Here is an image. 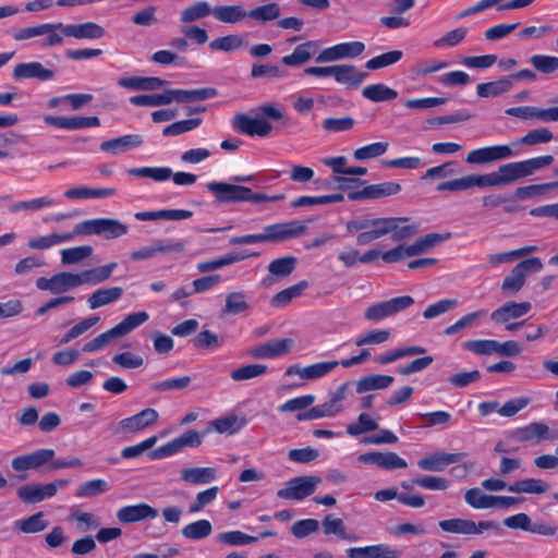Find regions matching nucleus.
<instances>
[{"instance_id": "nucleus-1", "label": "nucleus", "mask_w": 558, "mask_h": 558, "mask_svg": "<svg viewBox=\"0 0 558 558\" xmlns=\"http://www.w3.org/2000/svg\"><path fill=\"white\" fill-rule=\"evenodd\" d=\"M284 120L287 121L283 112L274 105H263L258 108V116L250 117L246 113H238L232 119V128L241 133L251 137H267L272 131L271 123L267 120Z\"/></svg>"}, {"instance_id": "nucleus-2", "label": "nucleus", "mask_w": 558, "mask_h": 558, "mask_svg": "<svg viewBox=\"0 0 558 558\" xmlns=\"http://www.w3.org/2000/svg\"><path fill=\"white\" fill-rule=\"evenodd\" d=\"M304 74L316 77H333L339 84L347 85L348 88L356 89L368 76L366 72L357 70L353 64H335L327 66H308L304 69Z\"/></svg>"}, {"instance_id": "nucleus-3", "label": "nucleus", "mask_w": 558, "mask_h": 558, "mask_svg": "<svg viewBox=\"0 0 558 558\" xmlns=\"http://www.w3.org/2000/svg\"><path fill=\"white\" fill-rule=\"evenodd\" d=\"M129 232V227L118 219L113 218H95L82 221L74 227L75 235L96 234L106 240L121 238Z\"/></svg>"}, {"instance_id": "nucleus-4", "label": "nucleus", "mask_w": 558, "mask_h": 558, "mask_svg": "<svg viewBox=\"0 0 558 558\" xmlns=\"http://www.w3.org/2000/svg\"><path fill=\"white\" fill-rule=\"evenodd\" d=\"M543 263L538 257H531L515 265L511 272L504 279L501 291L505 296L517 294L525 284L527 274L539 272Z\"/></svg>"}, {"instance_id": "nucleus-5", "label": "nucleus", "mask_w": 558, "mask_h": 558, "mask_svg": "<svg viewBox=\"0 0 558 558\" xmlns=\"http://www.w3.org/2000/svg\"><path fill=\"white\" fill-rule=\"evenodd\" d=\"M322 478L315 475L296 476L286 483V487L277 492V497L286 500H303L313 495Z\"/></svg>"}, {"instance_id": "nucleus-6", "label": "nucleus", "mask_w": 558, "mask_h": 558, "mask_svg": "<svg viewBox=\"0 0 558 558\" xmlns=\"http://www.w3.org/2000/svg\"><path fill=\"white\" fill-rule=\"evenodd\" d=\"M414 304V299L410 295L392 298L387 301L378 302L368 306L364 313L367 320L378 322L391 315H395Z\"/></svg>"}, {"instance_id": "nucleus-7", "label": "nucleus", "mask_w": 558, "mask_h": 558, "mask_svg": "<svg viewBox=\"0 0 558 558\" xmlns=\"http://www.w3.org/2000/svg\"><path fill=\"white\" fill-rule=\"evenodd\" d=\"M82 286V279L78 274L62 271L54 274L50 278L39 277L36 280V287L43 291H50L53 294H61Z\"/></svg>"}, {"instance_id": "nucleus-8", "label": "nucleus", "mask_w": 558, "mask_h": 558, "mask_svg": "<svg viewBox=\"0 0 558 558\" xmlns=\"http://www.w3.org/2000/svg\"><path fill=\"white\" fill-rule=\"evenodd\" d=\"M364 50L365 45L362 41L341 43L323 49L316 57L315 61L317 63H325L342 59H354L361 56Z\"/></svg>"}, {"instance_id": "nucleus-9", "label": "nucleus", "mask_w": 558, "mask_h": 558, "mask_svg": "<svg viewBox=\"0 0 558 558\" xmlns=\"http://www.w3.org/2000/svg\"><path fill=\"white\" fill-rule=\"evenodd\" d=\"M208 192L215 196V201L219 204H233L245 202V194L248 193L247 186L240 184H231L227 182L213 181L206 185Z\"/></svg>"}, {"instance_id": "nucleus-10", "label": "nucleus", "mask_w": 558, "mask_h": 558, "mask_svg": "<svg viewBox=\"0 0 558 558\" xmlns=\"http://www.w3.org/2000/svg\"><path fill=\"white\" fill-rule=\"evenodd\" d=\"M306 226L299 220L269 225L264 228L267 242H280L305 232Z\"/></svg>"}, {"instance_id": "nucleus-11", "label": "nucleus", "mask_w": 558, "mask_h": 558, "mask_svg": "<svg viewBox=\"0 0 558 558\" xmlns=\"http://www.w3.org/2000/svg\"><path fill=\"white\" fill-rule=\"evenodd\" d=\"M401 191V185L397 182H383L364 186L360 191L348 193L350 201L377 199L391 195H396Z\"/></svg>"}, {"instance_id": "nucleus-12", "label": "nucleus", "mask_w": 558, "mask_h": 558, "mask_svg": "<svg viewBox=\"0 0 558 558\" xmlns=\"http://www.w3.org/2000/svg\"><path fill=\"white\" fill-rule=\"evenodd\" d=\"M57 494V484L31 483L16 489L17 498L24 504H38Z\"/></svg>"}, {"instance_id": "nucleus-13", "label": "nucleus", "mask_w": 558, "mask_h": 558, "mask_svg": "<svg viewBox=\"0 0 558 558\" xmlns=\"http://www.w3.org/2000/svg\"><path fill=\"white\" fill-rule=\"evenodd\" d=\"M53 449H38L32 453L15 457L12 462V469L16 472L36 470L54 458Z\"/></svg>"}, {"instance_id": "nucleus-14", "label": "nucleus", "mask_w": 558, "mask_h": 558, "mask_svg": "<svg viewBox=\"0 0 558 558\" xmlns=\"http://www.w3.org/2000/svg\"><path fill=\"white\" fill-rule=\"evenodd\" d=\"M359 461L365 464H374L384 470L392 471L407 468V461L396 452H366L359 456Z\"/></svg>"}, {"instance_id": "nucleus-15", "label": "nucleus", "mask_w": 558, "mask_h": 558, "mask_svg": "<svg viewBox=\"0 0 558 558\" xmlns=\"http://www.w3.org/2000/svg\"><path fill=\"white\" fill-rule=\"evenodd\" d=\"M293 345L291 338L277 339L252 348L250 355L254 359H276L288 354Z\"/></svg>"}, {"instance_id": "nucleus-16", "label": "nucleus", "mask_w": 558, "mask_h": 558, "mask_svg": "<svg viewBox=\"0 0 558 558\" xmlns=\"http://www.w3.org/2000/svg\"><path fill=\"white\" fill-rule=\"evenodd\" d=\"M513 156V150L508 145H496L474 149L469 153L466 161L469 163H486L496 160L507 159Z\"/></svg>"}, {"instance_id": "nucleus-17", "label": "nucleus", "mask_w": 558, "mask_h": 558, "mask_svg": "<svg viewBox=\"0 0 558 558\" xmlns=\"http://www.w3.org/2000/svg\"><path fill=\"white\" fill-rule=\"evenodd\" d=\"M44 121L47 125L64 130H82L87 128H97L100 125L98 117H56L46 116Z\"/></svg>"}, {"instance_id": "nucleus-18", "label": "nucleus", "mask_w": 558, "mask_h": 558, "mask_svg": "<svg viewBox=\"0 0 558 558\" xmlns=\"http://www.w3.org/2000/svg\"><path fill=\"white\" fill-rule=\"evenodd\" d=\"M158 517V510L147 504L130 505L120 508L117 511V519L124 524L155 519Z\"/></svg>"}, {"instance_id": "nucleus-19", "label": "nucleus", "mask_w": 558, "mask_h": 558, "mask_svg": "<svg viewBox=\"0 0 558 558\" xmlns=\"http://www.w3.org/2000/svg\"><path fill=\"white\" fill-rule=\"evenodd\" d=\"M422 180L438 181L435 185L437 192H453V162L449 161L427 169Z\"/></svg>"}, {"instance_id": "nucleus-20", "label": "nucleus", "mask_w": 558, "mask_h": 558, "mask_svg": "<svg viewBox=\"0 0 558 558\" xmlns=\"http://www.w3.org/2000/svg\"><path fill=\"white\" fill-rule=\"evenodd\" d=\"M12 76L14 80L36 78L45 82L52 80L54 72L50 69L45 68L40 62H23L14 66Z\"/></svg>"}, {"instance_id": "nucleus-21", "label": "nucleus", "mask_w": 558, "mask_h": 558, "mask_svg": "<svg viewBox=\"0 0 558 558\" xmlns=\"http://www.w3.org/2000/svg\"><path fill=\"white\" fill-rule=\"evenodd\" d=\"M532 308V304L530 302H506L500 307L496 308L490 318L496 324H507L512 319L520 318L526 315Z\"/></svg>"}, {"instance_id": "nucleus-22", "label": "nucleus", "mask_w": 558, "mask_h": 558, "mask_svg": "<svg viewBox=\"0 0 558 558\" xmlns=\"http://www.w3.org/2000/svg\"><path fill=\"white\" fill-rule=\"evenodd\" d=\"M144 143L140 134H126L116 138L104 141L100 144V150L111 155H120L128 150L140 147Z\"/></svg>"}, {"instance_id": "nucleus-23", "label": "nucleus", "mask_w": 558, "mask_h": 558, "mask_svg": "<svg viewBox=\"0 0 558 558\" xmlns=\"http://www.w3.org/2000/svg\"><path fill=\"white\" fill-rule=\"evenodd\" d=\"M159 414L155 409L146 408L143 411L120 421V426L129 433H136L154 425L158 421Z\"/></svg>"}, {"instance_id": "nucleus-24", "label": "nucleus", "mask_w": 558, "mask_h": 558, "mask_svg": "<svg viewBox=\"0 0 558 558\" xmlns=\"http://www.w3.org/2000/svg\"><path fill=\"white\" fill-rule=\"evenodd\" d=\"M105 34V28L94 22L68 24L65 27H62V35H65V37H74L76 39H100Z\"/></svg>"}, {"instance_id": "nucleus-25", "label": "nucleus", "mask_w": 558, "mask_h": 558, "mask_svg": "<svg viewBox=\"0 0 558 558\" xmlns=\"http://www.w3.org/2000/svg\"><path fill=\"white\" fill-rule=\"evenodd\" d=\"M168 84V81L156 76H128L118 80V85L123 88L143 92L157 90Z\"/></svg>"}, {"instance_id": "nucleus-26", "label": "nucleus", "mask_w": 558, "mask_h": 558, "mask_svg": "<svg viewBox=\"0 0 558 558\" xmlns=\"http://www.w3.org/2000/svg\"><path fill=\"white\" fill-rule=\"evenodd\" d=\"M512 437L522 442L535 441L538 442L542 439H555V436L550 434L549 427L539 422L530 423L526 426L517 428Z\"/></svg>"}, {"instance_id": "nucleus-27", "label": "nucleus", "mask_w": 558, "mask_h": 558, "mask_svg": "<svg viewBox=\"0 0 558 558\" xmlns=\"http://www.w3.org/2000/svg\"><path fill=\"white\" fill-rule=\"evenodd\" d=\"M319 43L308 40L298 45L291 54L282 57L281 61L288 66H299L307 62L318 50Z\"/></svg>"}, {"instance_id": "nucleus-28", "label": "nucleus", "mask_w": 558, "mask_h": 558, "mask_svg": "<svg viewBox=\"0 0 558 558\" xmlns=\"http://www.w3.org/2000/svg\"><path fill=\"white\" fill-rule=\"evenodd\" d=\"M130 104L137 107H159L175 101L174 89H166L161 94H143L130 97Z\"/></svg>"}, {"instance_id": "nucleus-29", "label": "nucleus", "mask_w": 558, "mask_h": 558, "mask_svg": "<svg viewBox=\"0 0 558 558\" xmlns=\"http://www.w3.org/2000/svg\"><path fill=\"white\" fill-rule=\"evenodd\" d=\"M395 378L390 375L369 374L354 381L357 393H365L373 390H383L390 387Z\"/></svg>"}, {"instance_id": "nucleus-30", "label": "nucleus", "mask_w": 558, "mask_h": 558, "mask_svg": "<svg viewBox=\"0 0 558 558\" xmlns=\"http://www.w3.org/2000/svg\"><path fill=\"white\" fill-rule=\"evenodd\" d=\"M122 294L123 289L120 287L100 288L88 296L87 303L90 310H96L117 302Z\"/></svg>"}, {"instance_id": "nucleus-31", "label": "nucleus", "mask_w": 558, "mask_h": 558, "mask_svg": "<svg viewBox=\"0 0 558 558\" xmlns=\"http://www.w3.org/2000/svg\"><path fill=\"white\" fill-rule=\"evenodd\" d=\"M490 530L498 533L500 532V526L494 521H481L475 523L471 520L456 519V534L472 536Z\"/></svg>"}, {"instance_id": "nucleus-32", "label": "nucleus", "mask_w": 558, "mask_h": 558, "mask_svg": "<svg viewBox=\"0 0 558 558\" xmlns=\"http://www.w3.org/2000/svg\"><path fill=\"white\" fill-rule=\"evenodd\" d=\"M251 256H258V253H229L213 260L201 262L197 264V270L199 272H209L225 266L232 265L241 262Z\"/></svg>"}, {"instance_id": "nucleus-33", "label": "nucleus", "mask_w": 558, "mask_h": 558, "mask_svg": "<svg viewBox=\"0 0 558 558\" xmlns=\"http://www.w3.org/2000/svg\"><path fill=\"white\" fill-rule=\"evenodd\" d=\"M247 424L245 416L236 414L227 415L210 422V427L219 434L234 435L243 429Z\"/></svg>"}, {"instance_id": "nucleus-34", "label": "nucleus", "mask_w": 558, "mask_h": 558, "mask_svg": "<svg viewBox=\"0 0 558 558\" xmlns=\"http://www.w3.org/2000/svg\"><path fill=\"white\" fill-rule=\"evenodd\" d=\"M453 463V453L437 451L417 461L421 470L429 472H441Z\"/></svg>"}, {"instance_id": "nucleus-35", "label": "nucleus", "mask_w": 558, "mask_h": 558, "mask_svg": "<svg viewBox=\"0 0 558 558\" xmlns=\"http://www.w3.org/2000/svg\"><path fill=\"white\" fill-rule=\"evenodd\" d=\"M213 16L220 23L236 24L248 17L247 11L241 4L214 7Z\"/></svg>"}, {"instance_id": "nucleus-36", "label": "nucleus", "mask_w": 558, "mask_h": 558, "mask_svg": "<svg viewBox=\"0 0 558 558\" xmlns=\"http://www.w3.org/2000/svg\"><path fill=\"white\" fill-rule=\"evenodd\" d=\"M214 8L208 1L201 0L185 7L180 12V22L183 24H191L202 20L208 15H213Z\"/></svg>"}, {"instance_id": "nucleus-37", "label": "nucleus", "mask_w": 558, "mask_h": 558, "mask_svg": "<svg viewBox=\"0 0 558 558\" xmlns=\"http://www.w3.org/2000/svg\"><path fill=\"white\" fill-rule=\"evenodd\" d=\"M372 230L364 231L359 233L356 236L357 245H366L374 240H377L388 233H391V229H393L391 220H383V218L373 219Z\"/></svg>"}, {"instance_id": "nucleus-38", "label": "nucleus", "mask_w": 558, "mask_h": 558, "mask_svg": "<svg viewBox=\"0 0 558 558\" xmlns=\"http://www.w3.org/2000/svg\"><path fill=\"white\" fill-rule=\"evenodd\" d=\"M247 15L259 24H266L280 17L281 8L277 2H268L247 11Z\"/></svg>"}, {"instance_id": "nucleus-39", "label": "nucleus", "mask_w": 558, "mask_h": 558, "mask_svg": "<svg viewBox=\"0 0 558 558\" xmlns=\"http://www.w3.org/2000/svg\"><path fill=\"white\" fill-rule=\"evenodd\" d=\"M181 480L193 485H204L216 480L214 468H187L181 471Z\"/></svg>"}, {"instance_id": "nucleus-40", "label": "nucleus", "mask_w": 558, "mask_h": 558, "mask_svg": "<svg viewBox=\"0 0 558 558\" xmlns=\"http://www.w3.org/2000/svg\"><path fill=\"white\" fill-rule=\"evenodd\" d=\"M175 102L187 104L211 99L218 95L214 87H204L198 89H174Z\"/></svg>"}, {"instance_id": "nucleus-41", "label": "nucleus", "mask_w": 558, "mask_h": 558, "mask_svg": "<svg viewBox=\"0 0 558 558\" xmlns=\"http://www.w3.org/2000/svg\"><path fill=\"white\" fill-rule=\"evenodd\" d=\"M362 96L373 102L391 101L398 97V92L389 86L377 83L362 89Z\"/></svg>"}, {"instance_id": "nucleus-42", "label": "nucleus", "mask_w": 558, "mask_h": 558, "mask_svg": "<svg viewBox=\"0 0 558 558\" xmlns=\"http://www.w3.org/2000/svg\"><path fill=\"white\" fill-rule=\"evenodd\" d=\"M117 266V263H110L80 272L82 284H98L107 281Z\"/></svg>"}, {"instance_id": "nucleus-43", "label": "nucleus", "mask_w": 558, "mask_h": 558, "mask_svg": "<svg viewBox=\"0 0 558 558\" xmlns=\"http://www.w3.org/2000/svg\"><path fill=\"white\" fill-rule=\"evenodd\" d=\"M75 236L74 230L66 233H51L48 235L31 239L27 246L32 250H47L60 243L70 242Z\"/></svg>"}, {"instance_id": "nucleus-44", "label": "nucleus", "mask_w": 558, "mask_h": 558, "mask_svg": "<svg viewBox=\"0 0 558 558\" xmlns=\"http://www.w3.org/2000/svg\"><path fill=\"white\" fill-rule=\"evenodd\" d=\"M149 319V315L145 311L134 312L126 315L113 329L118 337H123Z\"/></svg>"}, {"instance_id": "nucleus-45", "label": "nucleus", "mask_w": 558, "mask_h": 558, "mask_svg": "<svg viewBox=\"0 0 558 558\" xmlns=\"http://www.w3.org/2000/svg\"><path fill=\"white\" fill-rule=\"evenodd\" d=\"M307 287L308 282L302 280L296 284L283 289L271 298V306L278 308L288 305L293 299L300 296Z\"/></svg>"}, {"instance_id": "nucleus-46", "label": "nucleus", "mask_w": 558, "mask_h": 558, "mask_svg": "<svg viewBox=\"0 0 558 558\" xmlns=\"http://www.w3.org/2000/svg\"><path fill=\"white\" fill-rule=\"evenodd\" d=\"M114 193V189H92L87 186H76L66 190L64 192V196L69 199L105 198L112 196Z\"/></svg>"}, {"instance_id": "nucleus-47", "label": "nucleus", "mask_w": 558, "mask_h": 558, "mask_svg": "<svg viewBox=\"0 0 558 558\" xmlns=\"http://www.w3.org/2000/svg\"><path fill=\"white\" fill-rule=\"evenodd\" d=\"M128 173L138 178H149L156 182H163L171 178L172 170L169 167H141L128 169Z\"/></svg>"}, {"instance_id": "nucleus-48", "label": "nucleus", "mask_w": 558, "mask_h": 558, "mask_svg": "<svg viewBox=\"0 0 558 558\" xmlns=\"http://www.w3.org/2000/svg\"><path fill=\"white\" fill-rule=\"evenodd\" d=\"M213 532L211 523L206 519H201L185 525L181 533L191 541H201L208 537Z\"/></svg>"}, {"instance_id": "nucleus-49", "label": "nucleus", "mask_w": 558, "mask_h": 558, "mask_svg": "<svg viewBox=\"0 0 558 558\" xmlns=\"http://www.w3.org/2000/svg\"><path fill=\"white\" fill-rule=\"evenodd\" d=\"M247 43L244 40L243 36L240 34H230L227 36L218 37L209 43V48L211 50H218L223 52H232L238 50Z\"/></svg>"}, {"instance_id": "nucleus-50", "label": "nucleus", "mask_w": 558, "mask_h": 558, "mask_svg": "<svg viewBox=\"0 0 558 558\" xmlns=\"http://www.w3.org/2000/svg\"><path fill=\"white\" fill-rule=\"evenodd\" d=\"M508 490L512 493L541 495L548 490V485L538 478H524L509 485Z\"/></svg>"}, {"instance_id": "nucleus-51", "label": "nucleus", "mask_w": 558, "mask_h": 558, "mask_svg": "<svg viewBox=\"0 0 558 558\" xmlns=\"http://www.w3.org/2000/svg\"><path fill=\"white\" fill-rule=\"evenodd\" d=\"M512 87L511 78L505 77L495 82L482 83L477 85V95L480 97H496L509 92Z\"/></svg>"}, {"instance_id": "nucleus-52", "label": "nucleus", "mask_w": 558, "mask_h": 558, "mask_svg": "<svg viewBox=\"0 0 558 558\" xmlns=\"http://www.w3.org/2000/svg\"><path fill=\"white\" fill-rule=\"evenodd\" d=\"M44 512H37L22 520L15 521V529H19L21 532L31 534L38 533L48 527V521L44 519Z\"/></svg>"}, {"instance_id": "nucleus-53", "label": "nucleus", "mask_w": 558, "mask_h": 558, "mask_svg": "<svg viewBox=\"0 0 558 558\" xmlns=\"http://www.w3.org/2000/svg\"><path fill=\"white\" fill-rule=\"evenodd\" d=\"M298 258L294 256H284L271 260L268 265L270 275L284 278L290 276L296 268Z\"/></svg>"}, {"instance_id": "nucleus-54", "label": "nucleus", "mask_w": 558, "mask_h": 558, "mask_svg": "<svg viewBox=\"0 0 558 558\" xmlns=\"http://www.w3.org/2000/svg\"><path fill=\"white\" fill-rule=\"evenodd\" d=\"M109 490V484L101 478L90 480L82 483L75 489V496L78 498H90Z\"/></svg>"}, {"instance_id": "nucleus-55", "label": "nucleus", "mask_w": 558, "mask_h": 558, "mask_svg": "<svg viewBox=\"0 0 558 558\" xmlns=\"http://www.w3.org/2000/svg\"><path fill=\"white\" fill-rule=\"evenodd\" d=\"M326 535H337L341 539L353 541L354 537L347 534L342 519L336 518L332 513L327 514L322 522Z\"/></svg>"}, {"instance_id": "nucleus-56", "label": "nucleus", "mask_w": 558, "mask_h": 558, "mask_svg": "<svg viewBox=\"0 0 558 558\" xmlns=\"http://www.w3.org/2000/svg\"><path fill=\"white\" fill-rule=\"evenodd\" d=\"M339 365L338 361H324L302 368V379L313 380L324 377Z\"/></svg>"}, {"instance_id": "nucleus-57", "label": "nucleus", "mask_w": 558, "mask_h": 558, "mask_svg": "<svg viewBox=\"0 0 558 558\" xmlns=\"http://www.w3.org/2000/svg\"><path fill=\"white\" fill-rule=\"evenodd\" d=\"M258 537L247 535L239 530L222 532L217 535V541L228 546H243L257 542Z\"/></svg>"}, {"instance_id": "nucleus-58", "label": "nucleus", "mask_w": 558, "mask_h": 558, "mask_svg": "<svg viewBox=\"0 0 558 558\" xmlns=\"http://www.w3.org/2000/svg\"><path fill=\"white\" fill-rule=\"evenodd\" d=\"M245 294L242 292H231L226 298V304L221 315H238L248 310Z\"/></svg>"}, {"instance_id": "nucleus-59", "label": "nucleus", "mask_w": 558, "mask_h": 558, "mask_svg": "<svg viewBox=\"0 0 558 558\" xmlns=\"http://www.w3.org/2000/svg\"><path fill=\"white\" fill-rule=\"evenodd\" d=\"M268 367L264 364H248L233 369L230 377L234 381H243L264 375Z\"/></svg>"}, {"instance_id": "nucleus-60", "label": "nucleus", "mask_w": 558, "mask_h": 558, "mask_svg": "<svg viewBox=\"0 0 558 558\" xmlns=\"http://www.w3.org/2000/svg\"><path fill=\"white\" fill-rule=\"evenodd\" d=\"M219 493V487L211 486L196 494L195 499L189 506L190 513L201 512L205 507L214 502Z\"/></svg>"}, {"instance_id": "nucleus-61", "label": "nucleus", "mask_w": 558, "mask_h": 558, "mask_svg": "<svg viewBox=\"0 0 558 558\" xmlns=\"http://www.w3.org/2000/svg\"><path fill=\"white\" fill-rule=\"evenodd\" d=\"M378 429V424L368 413H361L357 417V422L350 424L347 427V433L350 436H360L362 434Z\"/></svg>"}, {"instance_id": "nucleus-62", "label": "nucleus", "mask_w": 558, "mask_h": 558, "mask_svg": "<svg viewBox=\"0 0 558 558\" xmlns=\"http://www.w3.org/2000/svg\"><path fill=\"white\" fill-rule=\"evenodd\" d=\"M402 51L391 50L369 59L365 66L368 70H378L399 62L402 59Z\"/></svg>"}, {"instance_id": "nucleus-63", "label": "nucleus", "mask_w": 558, "mask_h": 558, "mask_svg": "<svg viewBox=\"0 0 558 558\" xmlns=\"http://www.w3.org/2000/svg\"><path fill=\"white\" fill-rule=\"evenodd\" d=\"M93 247L89 245L75 246L61 251V262L64 265H73L89 257L93 254Z\"/></svg>"}, {"instance_id": "nucleus-64", "label": "nucleus", "mask_w": 558, "mask_h": 558, "mask_svg": "<svg viewBox=\"0 0 558 558\" xmlns=\"http://www.w3.org/2000/svg\"><path fill=\"white\" fill-rule=\"evenodd\" d=\"M387 142L372 143L354 150L353 156L356 160L364 161L384 155L388 149Z\"/></svg>"}]
</instances>
